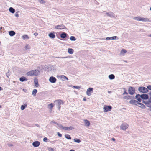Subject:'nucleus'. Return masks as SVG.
<instances>
[{
	"label": "nucleus",
	"instance_id": "obj_1",
	"mask_svg": "<svg viewBox=\"0 0 151 151\" xmlns=\"http://www.w3.org/2000/svg\"><path fill=\"white\" fill-rule=\"evenodd\" d=\"M55 103L56 105L58 107V109L60 110L61 108L60 105L63 104V100L60 99H58L56 100L55 101Z\"/></svg>",
	"mask_w": 151,
	"mask_h": 151
},
{
	"label": "nucleus",
	"instance_id": "obj_2",
	"mask_svg": "<svg viewBox=\"0 0 151 151\" xmlns=\"http://www.w3.org/2000/svg\"><path fill=\"white\" fill-rule=\"evenodd\" d=\"M138 90L140 92L143 93H147L149 91V90L147 88L143 86L139 87Z\"/></svg>",
	"mask_w": 151,
	"mask_h": 151
},
{
	"label": "nucleus",
	"instance_id": "obj_3",
	"mask_svg": "<svg viewBox=\"0 0 151 151\" xmlns=\"http://www.w3.org/2000/svg\"><path fill=\"white\" fill-rule=\"evenodd\" d=\"M128 91L129 94L132 95L135 93V89L134 87H130L129 88Z\"/></svg>",
	"mask_w": 151,
	"mask_h": 151
},
{
	"label": "nucleus",
	"instance_id": "obj_4",
	"mask_svg": "<svg viewBox=\"0 0 151 151\" xmlns=\"http://www.w3.org/2000/svg\"><path fill=\"white\" fill-rule=\"evenodd\" d=\"M129 127V125L126 123L122 124L120 126V128L123 130H125L127 129Z\"/></svg>",
	"mask_w": 151,
	"mask_h": 151
},
{
	"label": "nucleus",
	"instance_id": "obj_5",
	"mask_svg": "<svg viewBox=\"0 0 151 151\" xmlns=\"http://www.w3.org/2000/svg\"><path fill=\"white\" fill-rule=\"evenodd\" d=\"M55 28L58 29H66L65 27L63 24L57 25L55 27Z\"/></svg>",
	"mask_w": 151,
	"mask_h": 151
},
{
	"label": "nucleus",
	"instance_id": "obj_6",
	"mask_svg": "<svg viewBox=\"0 0 151 151\" xmlns=\"http://www.w3.org/2000/svg\"><path fill=\"white\" fill-rule=\"evenodd\" d=\"M112 109V107L110 106H104L103 107L104 111L107 112L108 111H110Z\"/></svg>",
	"mask_w": 151,
	"mask_h": 151
},
{
	"label": "nucleus",
	"instance_id": "obj_7",
	"mask_svg": "<svg viewBox=\"0 0 151 151\" xmlns=\"http://www.w3.org/2000/svg\"><path fill=\"white\" fill-rule=\"evenodd\" d=\"M49 80L50 82L54 83L56 82V79L55 77L52 76L50 78Z\"/></svg>",
	"mask_w": 151,
	"mask_h": 151
},
{
	"label": "nucleus",
	"instance_id": "obj_8",
	"mask_svg": "<svg viewBox=\"0 0 151 151\" xmlns=\"http://www.w3.org/2000/svg\"><path fill=\"white\" fill-rule=\"evenodd\" d=\"M140 97L142 99L144 100L147 99L149 98L148 95L146 94H143L140 95Z\"/></svg>",
	"mask_w": 151,
	"mask_h": 151
},
{
	"label": "nucleus",
	"instance_id": "obj_9",
	"mask_svg": "<svg viewBox=\"0 0 151 151\" xmlns=\"http://www.w3.org/2000/svg\"><path fill=\"white\" fill-rule=\"evenodd\" d=\"M93 90V88H89L87 89L86 91V94L88 96H90L91 95V92H92Z\"/></svg>",
	"mask_w": 151,
	"mask_h": 151
},
{
	"label": "nucleus",
	"instance_id": "obj_10",
	"mask_svg": "<svg viewBox=\"0 0 151 151\" xmlns=\"http://www.w3.org/2000/svg\"><path fill=\"white\" fill-rule=\"evenodd\" d=\"M33 76H38L40 74V71L38 70H32Z\"/></svg>",
	"mask_w": 151,
	"mask_h": 151
},
{
	"label": "nucleus",
	"instance_id": "obj_11",
	"mask_svg": "<svg viewBox=\"0 0 151 151\" xmlns=\"http://www.w3.org/2000/svg\"><path fill=\"white\" fill-rule=\"evenodd\" d=\"M40 145V142L38 141H36L32 143L33 146L35 147H38Z\"/></svg>",
	"mask_w": 151,
	"mask_h": 151
},
{
	"label": "nucleus",
	"instance_id": "obj_12",
	"mask_svg": "<svg viewBox=\"0 0 151 151\" xmlns=\"http://www.w3.org/2000/svg\"><path fill=\"white\" fill-rule=\"evenodd\" d=\"M129 103L131 104L135 105H137V104H138V102L136 100H131L129 101Z\"/></svg>",
	"mask_w": 151,
	"mask_h": 151
},
{
	"label": "nucleus",
	"instance_id": "obj_13",
	"mask_svg": "<svg viewBox=\"0 0 151 151\" xmlns=\"http://www.w3.org/2000/svg\"><path fill=\"white\" fill-rule=\"evenodd\" d=\"M106 15L110 17H111L115 18V15L114 13L112 12H110L109 13H107Z\"/></svg>",
	"mask_w": 151,
	"mask_h": 151
},
{
	"label": "nucleus",
	"instance_id": "obj_14",
	"mask_svg": "<svg viewBox=\"0 0 151 151\" xmlns=\"http://www.w3.org/2000/svg\"><path fill=\"white\" fill-rule=\"evenodd\" d=\"M73 129V127L72 126L65 127H64L63 128V129L65 130H71Z\"/></svg>",
	"mask_w": 151,
	"mask_h": 151
},
{
	"label": "nucleus",
	"instance_id": "obj_15",
	"mask_svg": "<svg viewBox=\"0 0 151 151\" xmlns=\"http://www.w3.org/2000/svg\"><path fill=\"white\" fill-rule=\"evenodd\" d=\"M136 99L139 102H141L142 101V98L140 97V95L139 94H137L135 96Z\"/></svg>",
	"mask_w": 151,
	"mask_h": 151
},
{
	"label": "nucleus",
	"instance_id": "obj_16",
	"mask_svg": "<svg viewBox=\"0 0 151 151\" xmlns=\"http://www.w3.org/2000/svg\"><path fill=\"white\" fill-rule=\"evenodd\" d=\"M140 21H142L144 22H150L149 19L147 18H143L141 17Z\"/></svg>",
	"mask_w": 151,
	"mask_h": 151
},
{
	"label": "nucleus",
	"instance_id": "obj_17",
	"mask_svg": "<svg viewBox=\"0 0 151 151\" xmlns=\"http://www.w3.org/2000/svg\"><path fill=\"white\" fill-rule=\"evenodd\" d=\"M106 40H116L118 39V37L116 36L112 37H107L106 38Z\"/></svg>",
	"mask_w": 151,
	"mask_h": 151
},
{
	"label": "nucleus",
	"instance_id": "obj_18",
	"mask_svg": "<svg viewBox=\"0 0 151 151\" xmlns=\"http://www.w3.org/2000/svg\"><path fill=\"white\" fill-rule=\"evenodd\" d=\"M67 34L64 32H63L62 34H60V37L62 38H65L67 36Z\"/></svg>",
	"mask_w": 151,
	"mask_h": 151
},
{
	"label": "nucleus",
	"instance_id": "obj_19",
	"mask_svg": "<svg viewBox=\"0 0 151 151\" xmlns=\"http://www.w3.org/2000/svg\"><path fill=\"white\" fill-rule=\"evenodd\" d=\"M28 80L27 78H26L24 76L21 77L19 78V80L21 82H23L24 81H27Z\"/></svg>",
	"mask_w": 151,
	"mask_h": 151
},
{
	"label": "nucleus",
	"instance_id": "obj_20",
	"mask_svg": "<svg viewBox=\"0 0 151 151\" xmlns=\"http://www.w3.org/2000/svg\"><path fill=\"white\" fill-rule=\"evenodd\" d=\"M34 83L35 84V86L36 87H37L39 86L38 84V81L37 79H35L34 80Z\"/></svg>",
	"mask_w": 151,
	"mask_h": 151
},
{
	"label": "nucleus",
	"instance_id": "obj_21",
	"mask_svg": "<svg viewBox=\"0 0 151 151\" xmlns=\"http://www.w3.org/2000/svg\"><path fill=\"white\" fill-rule=\"evenodd\" d=\"M48 36L50 38L52 39H54L55 37V35L52 32L49 33L48 35Z\"/></svg>",
	"mask_w": 151,
	"mask_h": 151
},
{
	"label": "nucleus",
	"instance_id": "obj_22",
	"mask_svg": "<svg viewBox=\"0 0 151 151\" xmlns=\"http://www.w3.org/2000/svg\"><path fill=\"white\" fill-rule=\"evenodd\" d=\"M137 104L138 105V107L141 108L142 109H145V106L142 104L140 103H139L138 102V104Z\"/></svg>",
	"mask_w": 151,
	"mask_h": 151
},
{
	"label": "nucleus",
	"instance_id": "obj_23",
	"mask_svg": "<svg viewBox=\"0 0 151 151\" xmlns=\"http://www.w3.org/2000/svg\"><path fill=\"white\" fill-rule=\"evenodd\" d=\"M84 123H85V126L88 127L90 125V123L89 121L87 120H84Z\"/></svg>",
	"mask_w": 151,
	"mask_h": 151
},
{
	"label": "nucleus",
	"instance_id": "obj_24",
	"mask_svg": "<svg viewBox=\"0 0 151 151\" xmlns=\"http://www.w3.org/2000/svg\"><path fill=\"white\" fill-rule=\"evenodd\" d=\"M9 35L11 36H13L15 34V32L14 31H10L9 32Z\"/></svg>",
	"mask_w": 151,
	"mask_h": 151
},
{
	"label": "nucleus",
	"instance_id": "obj_25",
	"mask_svg": "<svg viewBox=\"0 0 151 151\" xmlns=\"http://www.w3.org/2000/svg\"><path fill=\"white\" fill-rule=\"evenodd\" d=\"M74 52V50L72 48H69L68 49V52L70 54H72Z\"/></svg>",
	"mask_w": 151,
	"mask_h": 151
},
{
	"label": "nucleus",
	"instance_id": "obj_26",
	"mask_svg": "<svg viewBox=\"0 0 151 151\" xmlns=\"http://www.w3.org/2000/svg\"><path fill=\"white\" fill-rule=\"evenodd\" d=\"M9 11L12 13H14L15 12V10L12 7H10L9 9Z\"/></svg>",
	"mask_w": 151,
	"mask_h": 151
},
{
	"label": "nucleus",
	"instance_id": "obj_27",
	"mask_svg": "<svg viewBox=\"0 0 151 151\" xmlns=\"http://www.w3.org/2000/svg\"><path fill=\"white\" fill-rule=\"evenodd\" d=\"M32 70L26 73V75L28 76H33V72Z\"/></svg>",
	"mask_w": 151,
	"mask_h": 151
},
{
	"label": "nucleus",
	"instance_id": "obj_28",
	"mask_svg": "<svg viewBox=\"0 0 151 151\" xmlns=\"http://www.w3.org/2000/svg\"><path fill=\"white\" fill-rule=\"evenodd\" d=\"M109 78L111 80H112L114 79L115 76L113 74H111L109 76Z\"/></svg>",
	"mask_w": 151,
	"mask_h": 151
},
{
	"label": "nucleus",
	"instance_id": "obj_29",
	"mask_svg": "<svg viewBox=\"0 0 151 151\" xmlns=\"http://www.w3.org/2000/svg\"><path fill=\"white\" fill-rule=\"evenodd\" d=\"M59 78L62 79L63 81H65V78H66V76L64 75H61L59 76Z\"/></svg>",
	"mask_w": 151,
	"mask_h": 151
},
{
	"label": "nucleus",
	"instance_id": "obj_30",
	"mask_svg": "<svg viewBox=\"0 0 151 151\" xmlns=\"http://www.w3.org/2000/svg\"><path fill=\"white\" fill-rule=\"evenodd\" d=\"M37 92V89H33L32 92V94L34 96H35L36 95V94Z\"/></svg>",
	"mask_w": 151,
	"mask_h": 151
},
{
	"label": "nucleus",
	"instance_id": "obj_31",
	"mask_svg": "<svg viewBox=\"0 0 151 151\" xmlns=\"http://www.w3.org/2000/svg\"><path fill=\"white\" fill-rule=\"evenodd\" d=\"M27 104H24V105H22L21 107V110H24L25 108L27 107Z\"/></svg>",
	"mask_w": 151,
	"mask_h": 151
},
{
	"label": "nucleus",
	"instance_id": "obj_32",
	"mask_svg": "<svg viewBox=\"0 0 151 151\" xmlns=\"http://www.w3.org/2000/svg\"><path fill=\"white\" fill-rule=\"evenodd\" d=\"M133 19L137 21H140L141 17H135L133 18Z\"/></svg>",
	"mask_w": 151,
	"mask_h": 151
},
{
	"label": "nucleus",
	"instance_id": "obj_33",
	"mask_svg": "<svg viewBox=\"0 0 151 151\" xmlns=\"http://www.w3.org/2000/svg\"><path fill=\"white\" fill-rule=\"evenodd\" d=\"M123 98L124 99L128 100L129 99H131L132 98V96H124Z\"/></svg>",
	"mask_w": 151,
	"mask_h": 151
},
{
	"label": "nucleus",
	"instance_id": "obj_34",
	"mask_svg": "<svg viewBox=\"0 0 151 151\" xmlns=\"http://www.w3.org/2000/svg\"><path fill=\"white\" fill-rule=\"evenodd\" d=\"M65 138L68 139H71V138L70 137V135L68 134H65Z\"/></svg>",
	"mask_w": 151,
	"mask_h": 151
},
{
	"label": "nucleus",
	"instance_id": "obj_35",
	"mask_svg": "<svg viewBox=\"0 0 151 151\" xmlns=\"http://www.w3.org/2000/svg\"><path fill=\"white\" fill-rule=\"evenodd\" d=\"M127 52V51L126 50L122 49L121 51V54H124Z\"/></svg>",
	"mask_w": 151,
	"mask_h": 151
},
{
	"label": "nucleus",
	"instance_id": "obj_36",
	"mask_svg": "<svg viewBox=\"0 0 151 151\" xmlns=\"http://www.w3.org/2000/svg\"><path fill=\"white\" fill-rule=\"evenodd\" d=\"M22 38L24 40L26 39H28L29 38L28 36L26 35H23L22 36Z\"/></svg>",
	"mask_w": 151,
	"mask_h": 151
},
{
	"label": "nucleus",
	"instance_id": "obj_37",
	"mask_svg": "<svg viewBox=\"0 0 151 151\" xmlns=\"http://www.w3.org/2000/svg\"><path fill=\"white\" fill-rule=\"evenodd\" d=\"M30 48V45L28 44H27L25 46V49L26 50H29Z\"/></svg>",
	"mask_w": 151,
	"mask_h": 151
},
{
	"label": "nucleus",
	"instance_id": "obj_38",
	"mask_svg": "<svg viewBox=\"0 0 151 151\" xmlns=\"http://www.w3.org/2000/svg\"><path fill=\"white\" fill-rule=\"evenodd\" d=\"M74 141L75 142L78 143H79L81 142V140L80 139L77 138L74 139Z\"/></svg>",
	"mask_w": 151,
	"mask_h": 151
},
{
	"label": "nucleus",
	"instance_id": "obj_39",
	"mask_svg": "<svg viewBox=\"0 0 151 151\" xmlns=\"http://www.w3.org/2000/svg\"><path fill=\"white\" fill-rule=\"evenodd\" d=\"M70 39L71 41H75L76 40V39L75 38V37L74 36H71Z\"/></svg>",
	"mask_w": 151,
	"mask_h": 151
},
{
	"label": "nucleus",
	"instance_id": "obj_40",
	"mask_svg": "<svg viewBox=\"0 0 151 151\" xmlns=\"http://www.w3.org/2000/svg\"><path fill=\"white\" fill-rule=\"evenodd\" d=\"M150 103L149 102H148H148L146 106L148 107L151 108V104H150Z\"/></svg>",
	"mask_w": 151,
	"mask_h": 151
},
{
	"label": "nucleus",
	"instance_id": "obj_41",
	"mask_svg": "<svg viewBox=\"0 0 151 151\" xmlns=\"http://www.w3.org/2000/svg\"><path fill=\"white\" fill-rule=\"evenodd\" d=\"M38 1L41 4H44L45 3V1L43 0H38Z\"/></svg>",
	"mask_w": 151,
	"mask_h": 151
},
{
	"label": "nucleus",
	"instance_id": "obj_42",
	"mask_svg": "<svg viewBox=\"0 0 151 151\" xmlns=\"http://www.w3.org/2000/svg\"><path fill=\"white\" fill-rule=\"evenodd\" d=\"M56 58H69V56H66L65 57H56Z\"/></svg>",
	"mask_w": 151,
	"mask_h": 151
},
{
	"label": "nucleus",
	"instance_id": "obj_43",
	"mask_svg": "<svg viewBox=\"0 0 151 151\" xmlns=\"http://www.w3.org/2000/svg\"><path fill=\"white\" fill-rule=\"evenodd\" d=\"M58 127L61 128V129H63V128L64 127H63L61 124H58V125H57Z\"/></svg>",
	"mask_w": 151,
	"mask_h": 151
},
{
	"label": "nucleus",
	"instance_id": "obj_44",
	"mask_svg": "<svg viewBox=\"0 0 151 151\" xmlns=\"http://www.w3.org/2000/svg\"><path fill=\"white\" fill-rule=\"evenodd\" d=\"M73 87L74 88L76 89H79L80 88V87L78 86H73Z\"/></svg>",
	"mask_w": 151,
	"mask_h": 151
},
{
	"label": "nucleus",
	"instance_id": "obj_45",
	"mask_svg": "<svg viewBox=\"0 0 151 151\" xmlns=\"http://www.w3.org/2000/svg\"><path fill=\"white\" fill-rule=\"evenodd\" d=\"M49 106L50 107V109H52L54 106V105L52 103H51L49 105Z\"/></svg>",
	"mask_w": 151,
	"mask_h": 151
},
{
	"label": "nucleus",
	"instance_id": "obj_46",
	"mask_svg": "<svg viewBox=\"0 0 151 151\" xmlns=\"http://www.w3.org/2000/svg\"><path fill=\"white\" fill-rule=\"evenodd\" d=\"M147 89L148 90H151V85H148V86H147Z\"/></svg>",
	"mask_w": 151,
	"mask_h": 151
},
{
	"label": "nucleus",
	"instance_id": "obj_47",
	"mask_svg": "<svg viewBox=\"0 0 151 151\" xmlns=\"http://www.w3.org/2000/svg\"><path fill=\"white\" fill-rule=\"evenodd\" d=\"M18 12H16L15 14V16L17 17H19V15L18 14Z\"/></svg>",
	"mask_w": 151,
	"mask_h": 151
},
{
	"label": "nucleus",
	"instance_id": "obj_48",
	"mask_svg": "<svg viewBox=\"0 0 151 151\" xmlns=\"http://www.w3.org/2000/svg\"><path fill=\"white\" fill-rule=\"evenodd\" d=\"M47 140H48V139L47 137H45L43 139V141L44 142H47Z\"/></svg>",
	"mask_w": 151,
	"mask_h": 151
},
{
	"label": "nucleus",
	"instance_id": "obj_49",
	"mask_svg": "<svg viewBox=\"0 0 151 151\" xmlns=\"http://www.w3.org/2000/svg\"><path fill=\"white\" fill-rule=\"evenodd\" d=\"M50 123H54V124H55L57 125H58V123H57L56 122H55V121H51L50 122Z\"/></svg>",
	"mask_w": 151,
	"mask_h": 151
},
{
	"label": "nucleus",
	"instance_id": "obj_50",
	"mask_svg": "<svg viewBox=\"0 0 151 151\" xmlns=\"http://www.w3.org/2000/svg\"><path fill=\"white\" fill-rule=\"evenodd\" d=\"M57 134L58 135L59 137H62V135L59 132H58Z\"/></svg>",
	"mask_w": 151,
	"mask_h": 151
},
{
	"label": "nucleus",
	"instance_id": "obj_51",
	"mask_svg": "<svg viewBox=\"0 0 151 151\" xmlns=\"http://www.w3.org/2000/svg\"><path fill=\"white\" fill-rule=\"evenodd\" d=\"M48 151H53L54 150L53 148H49L48 149Z\"/></svg>",
	"mask_w": 151,
	"mask_h": 151
},
{
	"label": "nucleus",
	"instance_id": "obj_52",
	"mask_svg": "<svg viewBox=\"0 0 151 151\" xmlns=\"http://www.w3.org/2000/svg\"><path fill=\"white\" fill-rule=\"evenodd\" d=\"M10 75V73H9V72H8L7 73H6V75L7 76V77L8 78H9V76Z\"/></svg>",
	"mask_w": 151,
	"mask_h": 151
},
{
	"label": "nucleus",
	"instance_id": "obj_53",
	"mask_svg": "<svg viewBox=\"0 0 151 151\" xmlns=\"http://www.w3.org/2000/svg\"><path fill=\"white\" fill-rule=\"evenodd\" d=\"M150 103H151V96H150L148 101Z\"/></svg>",
	"mask_w": 151,
	"mask_h": 151
},
{
	"label": "nucleus",
	"instance_id": "obj_54",
	"mask_svg": "<svg viewBox=\"0 0 151 151\" xmlns=\"http://www.w3.org/2000/svg\"><path fill=\"white\" fill-rule=\"evenodd\" d=\"M8 146L9 147H11L12 146H13V145L11 144H8Z\"/></svg>",
	"mask_w": 151,
	"mask_h": 151
},
{
	"label": "nucleus",
	"instance_id": "obj_55",
	"mask_svg": "<svg viewBox=\"0 0 151 151\" xmlns=\"http://www.w3.org/2000/svg\"><path fill=\"white\" fill-rule=\"evenodd\" d=\"M143 103H144V104H145L146 105L147 104V103L148 102V101L146 102L145 101L143 100Z\"/></svg>",
	"mask_w": 151,
	"mask_h": 151
},
{
	"label": "nucleus",
	"instance_id": "obj_56",
	"mask_svg": "<svg viewBox=\"0 0 151 151\" xmlns=\"http://www.w3.org/2000/svg\"><path fill=\"white\" fill-rule=\"evenodd\" d=\"M128 93L126 91H125L123 93V95H124L125 94H127Z\"/></svg>",
	"mask_w": 151,
	"mask_h": 151
},
{
	"label": "nucleus",
	"instance_id": "obj_57",
	"mask_svg": "<svg viewBox=\"0 0 151 151\" xmlns=\"http://www.w3.org/2000/svg\"><path fill=\"white\" fill-rule=\"evenodd\" d=\"M35 125L37 127H40L39 125V124H35Z\"/></svg>",
	"mask_w": 151,
	"mask_h": 151
},
{
	"label": "nucleus",
	"instance_id": "obj_58",
	"mask_svg": "<svg viewBox=\"0 0 151 151\" xmlns=\"http://www.w3.org/2000/svg\"><path fill=\"white\" fill-rule=\"evenodd\" d=\"M111 140L113 141H115V139L114 138H113L111 139Z\"/></svg>",
	"mask_w": 151,
	"mask_h": 151
},
{
	"label": "nucleus",
	"instance_id": "obj_59",
	"mask_svg": "<svg viewBox=\"0 0 151 151\" xmlns=\"http://www.w3.org/2000/svg\"><path fill=\"white\" fill-rule=\"evenodd\" d=\"M34 34L35 36H37L38 35V34L37 33H35Z\"/></svg>",
	"mask_w": 151,
	"mask_h": 151
},
{
	"label": "nucleus",
	"instance_id": "obj_60",
	"mask_svg": "<svg viewBox=\"0 0 151 151\" xmlns=\"http://www.w3.org/2000/svg\"><path fill=\"white\" fill-rule=\"evenodd\" d=\"M66 78H65V80H68V78H67L66 76Z\"/></svg>",
	"mask_w": 151,
	"mask_h": 151
},
{
	"label": "nucleus",
	"instance_id": "obj_61",
	"mask_svg": "<svg viewBox=\"0 0 151 151\" xmlns=\"http://www.w3.org/2000/svg\"><path fill=\"white\" fill-rule=\"evenodd\" d=\"M83 100L84 101H86V99L85 98H84Z\"/></svg>",
	"mask_w": 151,
	"mask_h": 151
},
{
	"label": "nucleus",
	"instance_id": "obj_62",
	"mask_svg": "<svg viewBox=\"0 0 151 151\" xmlns=\"http://www.w3.org/2000/svg\"><path fill=\"white\" fill-rule=\"evenodd\" d=\"M148 36L149 37H151V34L150 35H148Z\"/></svg>",
	"mask_w": 151,
	"mask_h": 151
},
{
	"label": "nucleus",
	"instance_id": "obj_63",
	"mask_svg": "<svg viewBox=\"0 0 151 151\" xmlns=\"http://www.w3.org/2000/svg\"><path fill=\"white\" fill-rule=\"evenodd\" d=\"M149 94L150 95V96H151V92H150Z\"/></svg>",
	"mask_w": 151,
	"mask_h": 151
},
{
	"label": "nucleus",
	"instance_id": "obj_64",
	"mask_svg": "<svg viewBox=\"0 0 151 151\" xmlns=\"http://www.w3.org/2000/svg\"><path fill=\"white\" fill-rule=\"evenodd\" d=\"M70 151H75V150H71Z\"/></svg>",
	"mask_w": 151,
	"mask_h": 151
}]
</instances>
